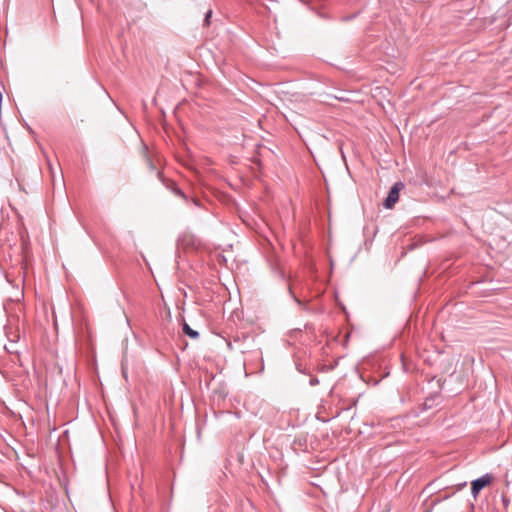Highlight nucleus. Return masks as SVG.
I'll return each instance as SVG.
<instances>
[{"instance_id": "nucleus-1", "label": "nucleus", "mask_w": 512, "mask_h": 512, "mask_svg": "<svg viewBox=\"0 0 512 512\" xmlns=\"http://www.w3.org/2000/svg\"><path fill=\"white\" fill-rule=\"evenodd\" d=\"M493 481V476L489 473L484 474L483 476L473 480L471 482V494L474 498L478 496L480 491L486 487L487 485L491 484Z\"/></svg>"}, {"instance_id": "nucleus-2", "label": "nucleus", "mask_w": 512, "mask_h": 512, "mask_svg": "<svg viewBox=\"0 0 512 512\" xmlns=\"http://www.w3.org/2000/svg\"><path fill=\"white\" fill-rule=\"evenodd\" d=\"M404 184L402 182H396L390 189L387 197L383 202V206L386 209H391L399 199V192L403 189Z\"/></svg>"}, {"instance_id": "nucleus-3", "label": "nucleus", "mask_w": 512, "mask_h": 512, "mask_svg": "<svg viewBox=\"0 0 512 512\" xmlns=\"http://www.w3.org/2000/svg\"><path fill=\"white\" fill-rule=\"evenodd\" d=\"M183 332L193 339H197L199 337V333L196 330H193L187 323H184L183 325Z\"/></svg>"}, {"instance_id": "nucleus-4", "label": "nucleus", "mask_w": 512, "mask_h": 512, "mask_svg": "<svg viewBox=\"0 0 512 512\" xmlns=\"http://www.w3.org/2000/svg\"><path fill=\"white\" fill-rule=\"evenodd\" d=\"M212 16V10L209 9L206 14H205V18H204V24L205 25H209L210 24V18Z\"/></svg>"}, {"instance_id": "nucleus-5", "label": "nucleus", "mask_w": 512, "mask_h": 512, "mask_svg": "<svg viewBox=\"0 0 512 512\" xmlns=\"http://www.w3.org/2000/svg\"><path fill=\"white\" fill-rule=\"evenodd\" d=\"M319 383V380L317 378H311L310 379V385L315 386Z\"/></svg>"}, {"instance_id": "nucleus-6", "label": "nucleus", "mask_w": 512, "mask_h": 512, "mask_svg": "<svg viewBox=\"0 0 512 512\" xmlns=\"http://www.w3.org/2000/svg\"><path fill=\"white\" fill-rule=\"evenodd\" d=\"M50 170H51V174H52V182H53V185H55V176H54V173H53V170L51 167H50Z\"/></svg>"}, {"instance_id": "nucleus-7", "label": "nucleus", "mask_w": 512, "mask_h": 512, "mask_svg": "<svg viewBox=\"0 0 512 512\" xmlns=\"http://www.w3.org/2000/svg\"><path fill=\"white\" fill-rule=\"evenodd\" d=\"M151 169H155L154 164L150 162Z\"/></svg>"}, {"instance_id": "nucleus-8", "label": "nucleus", "mask_w": 512, "mask_h": 512, "mask_svg": "<svg viewBox=\"0 0 512 512\" xmlns=\"http://www.w3.org/2000/svg\"><path fill=\"white\" fill-rule=\"evenodd\" d=\"M178 194L181 195L182 197H185L184 193H182L180 191L178 192Z\"/></svg>"}]
</instances>
